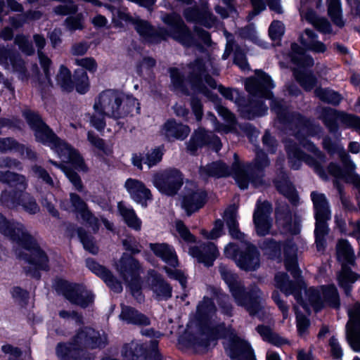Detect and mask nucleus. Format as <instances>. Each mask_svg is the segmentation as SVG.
Returning <instances> with one entry per match:
<instances>
[{
  "mask_svg": "<svg viewBox=\"0 0 360 360\" xmlns=\"http://www.w3.org/2000/svg\"><path fill=\"white\" fill-rule=\"evenodd\" d=\"M255 77L248 78L245 81V89L253 96L267 99L272 98L271 89L274 87L271 78L260 70H256Z\"/></svg>",
  "mask_w": 360,
  "mask_h": 360,
  "instance_id": "4468645a",
  "label": "nucleus"
},
{
  "mask_svg": "<svg viewBox=\"0 0 360 360\" xmlns=\"http://www.w3.org/2000/svg\"><path fill=\"white\" fill-rule=\"evenodd\" d=\"M157 347L158 341L155 340L150 342V348L148 351L143 345L132 341L124 346L122 354L127 359L131 360H138L141 357L144 358L145 360H162L161 355L157 350Z\"/></svg>",
  "mask_w": 360,
  "mask_h": 360,
  "instance_id": "2eb2a0df",
  "label": "nucleus"
},
{
  "mask_svg": "<svg viewBox=\"0 0 360 360\" xmlns=\"http://www.w3.org/2000/svg\"><path fill=\"white\" fill-rule=\"evenodd\" d=\"M86 264L89 269L101 278L112 290L117 293L122 292L121 283L112 274L110 271L92 259H87Z\"/></svg>",
  "mask_w": 360,
  "mask_h": 360,
  "instance_id": "393cba45",
  "label": "nucleus"
},
{
  "mask_svg": "<svg viewBox=\"0 0 360 360\" xmlns=\"http://www.w3.org/2000/svg\"><path fill=\"white\" fill-rule=\"evenodd\" d=\"M127 191L136 202L146 206V202L151 199V193L144 184L139 180L128 179L124 184Z\"/></svg>",
  "mask_w": 360,
  "mask_h": 360,
  "instance_id": "bb28decb",
  "label": "nucleus"
},
{
  "mask_svg": "<svg viewBox=\"0 0 360 360\" xmlns=\"http://www.w3.org/2000/svg\"><path fill=\"white\" fill-rule=\"evenodd\" d=\"M226 352L233 360H255L253 351L249 344L231 334Z\"/></svg>",
  "mask_w": 360,
  "mask_h": 360,
  "instance_id": "4be33fe9",
  "label": "nucleus"
},
{
  "mask_svg": "<svg viewBox=\"0 0 360 360\" xmlns=\"http://www.w3.org/2000/svg\"><path fill=\"white\" fill-rule=\"evenodd\" d=\"M31 171L35 178L46 184L49 186L51 188L57 186V183L54 181L53 178L50 176L49 173L42 167L34 165L32 167Z\"/></svg>",
  "mask_w": 360,
  "mask_h": 360,
  "instance_id": "e2e57ef3",
  "label": "nucleus"
},
{
  "mask_svg": "<svg viewBox=\"0 0 360 360\" xmlns=\"http://www.w3.org/2000/svg\"><path fill=\"white\" fill-rule=\"evenodd\" d=\"M359 276L353 272L347 265H342L341 271L338 276L339 285L344 288L347 295H349L351 285L357 281Z\"/></svg>",
  "mask_w": 360,
  "mask_h": 360,
  "instance_id": "79ce46f5",
  "label": "nucleus"
},
{
  "mask_svg": "<svg viewBox=\"0 0 360 360\" xmlns=\"http://www.w3.org/2000/svg\"><path fill=\"white\" fill-rule=\"evenodd\" d=\"M162 19L164 22L172 26L171 34L173 39L185 46H197L191 32L179 15L165 14Z\"/></svg>",
  "mask_w": 360,
  "mask_h": 360,
  "instance_id": "dca6fc26",
  "label": "nucleus"
},
{
  "mask_svg": "<svg viewBox=\"0 0 360 360\" xmlns=\"http://www.w3.org/2000/svg\"><path fill=\"white\" fill-rule=\"evenodd\" d=\"M271 108L277 114L281 122L288 124L290 128L293 129L295 136L300 143L316 156L314 158L305 155L295 144H291V142L288 141L286 143L285 147L290 167L293 169H298L300 167L301 162L304 161L312 167L322 179H326V175L321 166L325 162V158L314 144L306 139L308 136H314L317 134L321 131V128L314 125L298 113L290 114L288 109L283 106L281 101L272 99Z\"/></svg>",
  "mask_w": 360,
  "mask_h": 360,
  "instance_id": "f257e3e1",
  "label": "nucleus"
},
{
  "mask_svg": "<svg viewBox=\"0 0 360 360\" xmlns=\"http://www.w3.org/2000/svg\"><path fill=\"white\" fill-rule=\"evenodd\" d=\"M307 39L304 36L300 37L301 44L307 49L316 53H323L326 50V47L323 43L317 40V35L309 29L304 31Z\"/></svg>",
  "mask_w": 360,
  "mask_h": 360,
  "instance_id": "c03bdc74",
  "label": "nucleus"
},
{
  "mask_svg": "<svg viewBox=\"0 0 360 360\" xmlns=\"http://www.w3.org/2000/svg\"><path fill=\"white\" fill-rule=\"evenodd\" d=\"M148 282L157 300H167L171 297L172 287L155 271L150 272Z\"/></svg>",
  "mask_w": 360,
  "mask_h": 360,
  "instance_id": "c756f323",
  "label": "nucleus"
},
{
  "mask_svg": "<svg viewBox=\"0 0 360 360\" xmlns=\"http://www.w3.org/2000/svg\"><path fill=\"white\" fill-rule=\"evenodd\" d=\"M219 271L238 306L243 307L250 316H257L260 320H264L268 317L269 309L264 304L263 293L257 285H252L248 291H246L238 276L227 266L221 264Z\"/></svg>",
  "mask_w": 360,
  "mask_h": 360,
  "instance_id": "20e7f679",
  "label": "nucleus"
},
{
  "mask_svg": "<svg viewBox=\"0 0 360 360\" xmlns=\"http://www.w3.org/2000/svg\"><path fill=\"white\" fill-rule=\"evenodd\" d=\"M317 111L319 118L323 120L330 132H335L338 130L337 120L340 121L347 127L360 131V117L357 116L338 112L331 108H319Z\"/></svg>",
  "mask_w": 360,
  "mask_h": 360,
  "instance_id": "9b49d317",
  "label": "nucleus"
},
{
  "mask_svg": "<svg viewBox=\"0 0 360 360\" xmlns=\"http://www.w3.org/2000/svg\"><path fill=\"white\" fill-rule=\"evenodd\" d=\"M284 262L286 269L294 277L299 276L297 269V248L291 241L288 242L284 246Z\"/></svg>",
  "mask_w": 360,
  "mask_h": 360,
  "instance_id": "4c0bfd02",
  "label": "nucleus"
},
{
  "mask_svg": "<svg viewBox=\"0 0 360 360\" xmlns=\"http://www.w3.org/2000/svg\"><path fill=\"white\" fill-rule=\"evenodd\" d=\"M311 198L314 204L315 217L330 219V210L325 195L316 191H313L311 193Z\"/></svg>",
  "mask_w": 360,
  "mask_h": 360,
  "instance_id": "58836bf2",
  "label": "nucleus"
},
{
  "mask_svg": "<svg viewBox=\"0 0 360 360\" xmlns=\"http://www.w3.org/2000/svg\"><path fill=\"white\" fill-rule=\"evenodd\" d=\"M185 18L188 21H198L207 27H211L215 22V18L210 11H204L200 14L196 8L186 9L184 12Z\"/></svg>",
  "mask_w": 360,
  "mask_h": 360,
  "instance_id": "37998d69",
  "label": "nucleus"
},
{
  "mask_svg": "<svg viewBox=\"0 0 360 360\" xmlns=\"http://www.w3.org/2000/svg\"><path fill=\"white\" fill-rule=\"evenodd\" d=\"M347 312L349 317L346 324L347 341L355 352H360V303L349 306Z\"/></svg>",
  "mask_w": 360,
  "mask_h": 360,
  "instance_id": "ddd939ff",
  "label": "nucleus"
},
{
  "mask_svg": "<svg viewBox=\"0 0 360 360\" xmlns=\"http://www.w3.org/2000/svg\"><path fill=\"white\" fill-rule=\"evenodd\" d=\"M76 90L81 94H85L89 87V77L86 72L82 70L75 71Z\"/></svg>",
  "mask_w": 360,
  "mask_h": 360,
  "instance_id": "69168bd1",
  "label": "nucleus"
},
{
  "mask_svg": "<svg viewBox=\"0 0 360 360\" xmlns=\"http://www.w3.org/2000/svg\"><path fill=\"white\" fill-rule=\"evenodd\" d=\"M328 12L331 20L336 25L342 27L344 21L342 18V10L340 0H327Z\"/></svg>",
  "mask_w": 360,
  "mask_h": 360,
  "instance_id": "5fc2aeb1",
  "label": "nucleus"
},
{
  "mask_svg": "<svg viewBox=\"0 0 360 360\" xmlns=\"http://www.w3.org/2000/svg\"><path fill=\"white\" fill-rule=\"evenodd\" d=\"M271 211L272 207L269 202L257 201L253 214V221L258 235L265 236L269 233L271 227L270 217Z\"/></svg>",
  "mask_w": 360,
  "mask_h": 360,
  "instance_id": "aec40b11",
  "label": "nucleus"
},
{
  "mask_svg": "<svg viewBox=\"0 0 360 360\" xmlns=\"http://www.w3.org/2000/svg\"><path fill=\"white\" fill-rule=\"evenodd\" d=\"M56 199L51 193H47L46 195H41V203L43 207H46L47 211L54 217H58L59 213L55 208L53 202Z\"/></svg>",
  "mask_w": 360,
  "mask_h": 360,
  "instance_id": "774afa93",
  "label": "nucleus"
},
{
  "mask_svg": "<svg viewBox=\"0 0 360 360\" xmlns=\"http://www.w3.org/2000/svg\"><path fill=\"white\" fill-rule=\"evenodd\" d=\"M153 184L162 193L174 195L183 184V175L176 169H168L155 174Z\"/></svg>",
  "mask_w": 360,
  "mask_h": 360,
  "instance_id": "f8f14e48",
  "label": "nucleus"
},
{
  "mask_svg": "<svg viewBox=\"0 0 360 360\" xmlns=\"http://www.w3.org/2000/svg\"><path fill=\"white\" fill-rule=\"evenodd\" d=\"M115 269L120 276L128 282L129 278L133 280L139 274L141 266L133 257L123 254L119 262L115 264Z\"/></svg>",
  "mask_w": 360,
  "mask_h": 360,
  "instance_id": "a878e982",
  "label": "nucleus"
},
{
  "mask_svg": "<svg viewBox=\"0 0 360 360\" xmlns=\"http://www.w3.org/2000/svg\"><path fill=\"white\" fill-rule=\"evenodd\" d=\"M224 219L229 227L231 236L233 238L244 240L245 235L238 228L237 210L235 207H230L224 212Z\"/></svg>",
  "mask_w": 360,
  "mask_h": 360,
  "instance_id": "a19ab883",
  "label": "nucleus"
},
{
  "mask_svg": "<svg viewBox=\"0 0 360 360\" xmlns=\"http://www.w3.org/2000/svg\"><path fill=\"white\" fill-rule=\"evenodd\" d=\"M235 162L231 168L224 162L216 161L200 167L199 174L202 179L208 177L221 178L233 175L236 183L241 189L248 188L249 183L255 186L262 184V170L269 165L266 155L261 150L256 152V158L252 164L241 166L238 161V155L234 154Z\"/></svg>",
  "mask_w": 360,
  "mask_h": 360,
  "instance_id": "7ed1b4c3",
  "label": "nucleus"
},
{
  "mask_svg": "<svg viewBox=\"0 0 360 360\" xmlns=\"http://www.w3.org/2000/svg\"><path fill=\"white\" fill-rule=\"evenodd\" d=\"M275 186L281 194L288 198L292 203L296 204L298 201L297 195L287 177L283 176L281 180H276Z\"/></svg>",
  "mask_w": 360,
  "mask_h": 360,
  "instance_id": "603ef678",
  "label": "nucleus"
},
{
  "mask_svg": "<svg viewBox=\"0 0 360 360\" xmlns=\"http://www.w3.org/2000/svg\"><path fill=\"white\" fill-rule=\"evenodd\" d=\"M0 181L7 184L13 190H4L0 195L2 205L8 208H16L20 206L30 214H35L40 210L34 197L26 192L28 181L25 176L10 171H0Z\"/></svg>",
  "mask_w": 360,
  "mask_h": 360,
  "instance_id": "423d86ee",
  "label": "nucleus"
},
{
  "mask_svg": "<svg viewBox=\"0 0 360 360\" xmlns=\"http://www.w3.org/2000/svg\"><path fill=\"white\" fill-rule=\"evenodd\" d=\"M24 145L19 143L13 138H0V152H18L20 155L24 154Z\"/></svg>",
  "mask_w": 360,
  "mask_h": 360,
  "instance_id": "052dcab7",
  "label": "nucleus"
},
{
  "mask_svg": "<svg viewBox=\"0 0 360 360\" xmlns=\"http://www.w3.org/2000/svg\"><path fill=\"white\" fill-rule=\"evenodd\" d=\"M256 330L264 341H266L275 346L280 347L288 343L287 339L273 332L271 328L268 326L259 325L256 328Z\"/></svg>",
  "mask_w": 360,
  "mask_h": 360,
  "instance_id": "09e8293b",
  "label": "nucleus"
},
{
  "mask_svg": "<svg viewBox=\"0 0 360 360\" xmlns=\"http://www.w3.org/2000/svg\"><path fill=\"white\" fill-rule=\"evenodd\" d=\"M264 254L270 259H280L281 245L272 239H266L260 245Z\"/></svg>",
  "mask_w": 360,
  "mask_h": 360,
  "instance_id": "13d9d810",
  "label": "nucleus"
},
{
  "mask_svg": "<svg viewBox=\"0 0 360 360\" xmlns=\"http://www.w3.org/2000/svg\"><path fill=\"white\" fill-rule=\"evenodd\" d=\"M290 57L292 61L300 67H311L314 65L313 58L307 55L304 49L295 43L291 45Z\"/></svg>",
  "mask_w": 360,
  "mask_h": 360,
  "instance_id": "de8ad7c7",
  "label": "nucleus"
},
{
  "mask_svg": "<svg viewBox=\"0 0 360 360\" xmlns=\"http://www.w3.org/2000/svg\"><path fill=\"white\" fill-rule=\"evenodd\" d=\"M118 210L128 226L136 231L141 229V221L137 217L132 208L127 207L122 202H119Z\"/></svg>",
  "mask_w": 360,
  "mask_h": 360,
  "instance_id": "3c124183",
  "label": "nucleus"
},
{
  "mask_svg": "<svg viewBox=\"0 0 360 360\" xmlns=\"http://www.w3.org/2000/svg\"><path fill=\"white\" fill-rule=\"evenodd\" d=\"M216 313V307L212 300L205 297L197 307L196 316L201 321H207L212 319Z\"/></svg>",
  "mask_w": 360,
  "mask_h": 360,
  "instance_id": "a18cd8bd",
  "label": "nucleus"
},
{
  "mask_svg": "<svg viewBox=\"0 0 360 360\" xmlns=\"http://www.w3.org/2000/svg\"><path fill=\"white\" fill-rule=\"evenodd\" d=\"M121 307L122 311L120 318L127 323L138 326H148L150 323V319L146 315L139 312L135 309L124 304H122Z\"/></svg>",
  "mask_w": 360,
  "mask_h": 360,
  "instance_id": "c9c22d12",
  "label": "nucleus"
},
{
  "mask_svg": "<svg viewBox=\"0 0 360 360\" xmlns=\"http://www.w3.org/2000/svg\"><path fill=\"white\" fill-rule=\"evenodd\" d=\"M316 227L314 230L316 237V245L319 251L323 250L325 247L326 240L325 236L328 233L327 221L330 219L324 217H315Z\"/></svg>",
  "mask_w": 360,
  "mask_h": 360,
  "instance_id": "49530a36",
  "label": "nucleus"
},
{
  "mask_svg": "<svg viewBox=\"0 0 360 360\" xmlns=\"http://www.w3.org/2000/svg\"><path fill=\"white\" fill-rule=\"evenodd\" d=\"M56 79L63 91L70 92L73 89L74 86L71 78V72L63 65L60 66Z\"/></svg>",
  "mask_w": 360,
  "mask_h": 360,
  "instance_id": "864d4df0",
  "label": "nucleus"
},
{
  "mask_svg": "<svg viewBox=\"0 0 360 360\" xmlns=\"http://www.w3.org/2000/svg\"><path fill=\"white\" fill-rule=\"evenodd\" d=\"M294 75L296 80L306 91H311L316 83V78L311 73H307L298 70H295Z\"/></svg>",
  "mask_w": 360,
  "mask_h": 360,
  "instance_id": "bf43d9fd",
  "label": "nucleus"
},
{
  "mask_svg": "<svg viewBox=\"0 0 360 360\" xmlns=\"http://www.w3.org/2000/svg\"><path fill=\"white\" fill-rule=\"evenodd\" d=\"M33 39L35 45L38 49L37 53L39 59V63L45 75V80L42 82H40L39 84L41 86L42 88L51 86H52L51 80V74L50 72L51 60L41 51L46 45V39L42 35L38 34H34L33 36Z\"/></svg>",
  "mask_w": 360,
  "mask_h": 360,
  "instance_id": "cd10ccee",
  "label": "nucleus"
},
{
  "mask_svg": "<svg viewBox=\"0 0 360 360\" xmlns=\"http://www.w3.org/2000/svg\"><path fill=\"white\" fill-rule=\"evenodd\" d=\"M70 202L73 211L78 213L83 220L93 226L94 231L98 229V219L94 217L87 207L86 202L77 194L70 193Z\"/></svg>",
  "mask_w": 360,
  "mask_h": 360,
  "instance_id": "7c9ffc66",
  "label": "nucleus"
},
{
  "mask_svg": "<svg viewBox=\"0 0 360 360\" xmlns=\"http://www.w3.org/2000/svg\"><path fill=\"white\" fill-rule=\"evenodd\" d=\"M135 30L146 41L150 43H158L161 39V36L149 25L147 21L137 19L134 21Z\"/></svg>",
  "mask_w": 360,
  "mask_h": 360,
  "instance_id": "ea45409f",
  "label": "nucleus"
},
{
  "mask_svg": "<svg viewBox=\"0 0 360 360\" xmlns=\"http://www.w3.org/2000/svg\"><path fill=\"white\" fill-rule=\"evenodd\" d=\"M276 222L283 231L292 234H297L299 229L295 224L292 223V215L289 207L285 205L279 206L276 211Z\"/></svg>",
  "mask_w": 360,
  "mask_h": 360,
  "instance_id": "72a5a7b5",
  "label": "nucleus"
},
{
  "mask_svg": "<svg viewBox=\"0 0 360 360\" xmlns=\"http://www.w3.org/2000/svg\"><path fill=\"white\" fill-rule=\"evenodd\" d=\"M118 210L128 226L136 231L141 229V221L137 217L132 208L127 207L122 202H119Z\"/></svg>",
  "mask_w": 360,
  "mask_h": 360,
  "instance_id": "8fccbe9b",
  "label": "nucleus"
},
{
  "mask_svg": "<svg viewBox=\"0 0 360 360\" xmlns=\"http://www.w3.org/2000/svg\"><path fill=\"white\" fill-rule=\"evenodd\" d=\"M206 200L205 192L193 184H188L184 188L182 206L188 215L201 208Z\"/></svg>",
  "mask_w": 360,
  "mask_h": 360,
  "instance_id": "a211bd4d",
  "label": "nucleus"
},
{
  "mask_svg": "<svg viewBox=\"0 0 360 360\" xmlns=\"http://www.w3.org/2000/svg\"><path fill=\"white\" fill-rule=\"evenodd\" d=\"M275 285L277 288L280 289L286 296L293 295L296 300L303 305L304 309H307V304H305L301 299L299 293L296 292V287L295 284L289 280V277L285 273H278L275 276Z\"/></svg>",
  "mask_w": 360,
  "mask_h": 360,
  "instance_id": "f704fd0d",
  "label": "nucleus"
},
{
  "mask_svg": "<svg viewBox=\"0 0 360 360\" xmlns=\"http://www.w3.org/2000/svg\"><path fill=\"white\" fill-rule=\"evenodd\" d=\"M0 233L12 241L13 252L23 262L27 275L39 278V270L48 269L47 256L22 224L9 221L0 213Z\"/></svg>",
  "mask_w": 360,
  "mask_h": 360,
  "instance_id": "f03ea898",
  "label": "nucleus"
},
{
  "mask_svg": "<svg viewBox=\"0 0 360 360\" xmlns=\"http://www.w3.org/2000/svg\"><path fill=\"white\" fill-rule=\"evenodd\" d=\"M237 266L245 271H255L260 266V254L252 244L245 243L240 248V254L236 259Z\"/></svg>",
  "mask_w": 360,
  "mask_h": 360,
  "instance_id": "412c9836",
  "label": "nucleus"
},
{
  "mask_svg": "<svg viewBox=\"0 0 360 360\" xmlns=\"http://www.w3.org/2000/svg\"><path fill=\"white\" fill-rule=\"evenodd\" d=\"M205 72V64L200 59H197L189 64L185 70V73L187 75L186 79L191 84L192 88L208 98L214 100V96L208 87L214 89L217 88V83L213 78Z\"/></svg>",
  "mask_w": 360,
  "mask_h": 360,
  "instance_id": "1a4fd4ad",
  "label": "nucleus"
},
{
  "mask_svg": "<svg viewBox=\"0 0 360 360\" xmlns=\"http://www.w3.org/2000/svg\"><path fill=\"white\" fill-rule=\"evenodd\" d=\"M0 65L4 66L6 69L18 72L22 79L26 77L23 60L18 54L4 48L0 49Z\"/></svg>",
  "mask_w": 360,
  "mask_h": 360,
  "instance_id": "c85d7f7f",
  "label": "nucleus"
},
{
  "mask_svg": "<svg viewBox=\"0 0 360 360\" xmlns=\"http://www.w3.org/2000/svg\"><path fill=\"white\" fill-rule=\"evenodd\" d=\"M191 131L187 125L176 122L174 120H167L162 127V134L168 139H185Z\"/></svg>",
  "mask_w": 360,
  "mask_h": 360,
  "instance_id": "2f4dec72",
  "label": "nucleus"
},
{
  "mask_svg": "<svg viewBox=\"0 0 360 360\" xmlns=\"http://www.w3.org/2000/svg\"><path fill=\"white\" fill-rule=\"evenodd\" d=\"M188 252L199 262L203 263L207 266H212L219 255L217 247L211 242L192 246L189 248Z\"/></svg>",
  "mask_w": 360,
  "mask_h": 360,
  "instance_id": "5701e85b",
  "label": "nucleus"
},
{
  "mask_svg": "<svg viewBox=\"0 0 360 360\" xmlns=\"http://www.w3.org/2000/svg\"><path fill=\"white\" fill-rule=\"evenodd\" d=\"M107 338L91 328L80 329L70 344L59 343L56 347L57 356L61 360H92L94 356L82 348L94 349L106 345Z\"/></svg>",
  "mask_w": 360,
  "mask_h": 360,
  "instance_id": "0eeeda50",
  "label": "nucleus"
},
{
  "mask_svg": "<svg viewBox=\"0 0 360 360\" xmlns=\"http://www.w3.org/2000/svg\"><path fill=\"white\" fill-rule=\"evenodd\" d=\"M307 19L309 20L319 32L326 34L331 32V26L327 19L319 18L310 11L307 13Z\"/></svg>",
  "mask_w": 360,
  "mask_h": 360,
  "instance_id": "680f3d73",
  "label": "nucleus"
},
{
  "mask_svg": "<svg viewBox=\"0 0 360 360\" xmlns=\"http://www.w3.org/2000/svg\"><path fill=\"white\" fill-rule=\"evenodd\" d=\"M267 110L266 106L262 102H251L250 105L246 107L243 115L248 119H252L257 116H262Z\"/></svg>",
  "mask_w": 360,
  "mask_h": 360,
  "instance_id": "0e129e2a",
  "label": "nucleus"
},
{
  "mask_svg": "<svg viewBox=\"0 0 360 360\" xmlns=\"http://www.w3.org/2000/svg\"><path fill=\"white\" fill-rule=\"evenodd\" d=\"M306 301L316 310L325 307L338 309L340 307V299L337 288L334 285L321 287V291L314 288L305 290Z\"/></svg>",
  "mask_w": 360,
  "mask_h": 360,
  "instance_id": "9d476101",
  "label": "nucleus"
},
{
  "mask_svg": "<svg viewBox=\"0 0 360 360\" xmlns=\"http://www.w3.org/2000/svg\"><path fill=\"white\" fill-rule=\"evenodd\" d=\"M336 253L337 258L342 265H354V252L347 240L340 239L338 240L336 245Z\"/></svg>",
  "mask_w": 360,
  "mask_h": 360,
  "instance_id": "e433bc0d",
  "label": "nucleus"
},
{
  "mask_svg": "<svg viewBox=\"0 0 360 360\" xmlns=\"http://www.w3.org/2000/svg\"><path fill=\"white\" fill-rule=\"evenodd\" d=\"M93 108L95 112L115 120L124 118L129 114L133 115L134 112L136 114L140 112L137 99L112 89L100 93L95 99Z\"/></svg>",
  "mask_w": 360,
  "mask_h": 360,
  "instance_id": "6e6552de",
  "label": "nucleus"
},
{
  "mask_svg": "<svg viewBox=\"0 0 360 360\" xmlns=\"http://www.w3.org/2000/svg\"><path fill=\"white\" fill-rule=\"evenodd\" d=\"M60 290L64 297L72 304L85 308L94 301V295L76 284L60 282Z\"/></svg>",
  "mask_w": 360,
  "mask_h": 360,
  "instance_id": "f3484780",
  "label": "nucleus"
},
{
  "mask_svg": "<svg viewBox=\"0 0 360 360\" xmlns=\"http://www.w3.org/2000/svg\"><path fill=\"white\" fill-rule=\"evenodd\" d=\"M217 112L228 123V125H220L217 128L219 132L229 133L232 131L236 124V118L234 115L226 108L223 106L217 107Z\"/></svg>",
  "mask_w": 360,
  "mask_h": 360,
  "instance_id": "4d7b16f0",
  "label": "nucleus"
},
{
  "mask_svg": "<svg viewBox=\"0 0 360 360\" xmlns=\"http://www.w3.org/2000/svg\"><path fill=\"white\" fill-rule=\"evenodd\" d=\"M23 115L34 131L36 140L49 146L65 162H70L78 170L86 171V167L83 158L77 150L70 145L60 140L52 130L43 122L39 115L30 110H26Z\"/></svg>",
  "mask_w": 360,
  "mask_h": 360,
  "instance_id": "39448f33",
  "label": "nucleus"
},
{
  "mask_svg": "<svg viewBox=\"0 0 360 360\" xmlns=\"http://www.w3.org/2000/svg\"><path fill=\"white\" fill-rule=\"evenodd\" d=\"M149 247L155 256L168 265L174 268L179 265L174 249L167 243H150Z\"/></svg>",
  "mask_w": 360,
  "mask_h": 360,
  "instance_id": "473e14b6",
  "label": "nucleus"
},
{
  "mask_svg": "<svg viewBox=\"0 0 360 360\" xmlns=\"http://www.w3.org/2000/svg\"><path fill=\"white\" fill-rule=\"evenodd\" d=\"M206 145L210 146L216 151L219 150L221 147V143L219 137L211 131L199 128L194 131L187 143V150L191 154H194L198 148Z\"/></svg>",
  "mask_w": 360,
  "mask_h": 360,
  "instance_id": "6ab92c4d",
  "label": "nucleus"
},
{
  "mask_svg": "<svg viewBox=\"0 0 360 360\" xmlns=\"http://www.w3.org/2000/svg\"><path fill=\"white\" fill-rule=\"evenodd\" d=\"M224 326L220 325L216 328L205 327L202 333L195 339L193 348L197 352L203 353L208 350L209 347L215 344V340L221 336Z\"/></svg>",
  "mask_w": 360,
  "mask_h": 360,
  "instance_id": "b1692460",
  "label": "nucleus"
},
{
  "mask_svg": "<svg viewBox=\"0 0 360 360\" xmlns=\"http://www.w3.org/2000/svg\"><path fill=\"white\" fill-rule=\"evenodd\" d=\"M314 93L316 96L322 101L335 105H338L342 101V96L337 92L330 89L317 88Z\"/></svg>",
  "mask_w": 360,
  "mask_h": 360,
  "instance_id": "6e6d98bb",
  "label": "nucleus"
},
{
  "mask_svg": "<svg viewBox=\"0 0 360 360\" xmlns=\"http://www.w3.org/2000/svg\"><path fill=\"white\" fill-rule=\"evenodd\" d=\"M78 235L85 250L93 255L98 253V248L95 244L92 236L88 235L82 230L78 231Z\"/></svg>",
  "mask_w": 360,
  "mask_h": 360,
  "instance_id": "338daca9",
  "label": "nucleus"
}]
</instances>
